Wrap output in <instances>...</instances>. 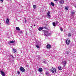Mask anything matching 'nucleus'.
<instances>
[{"label": "nucleus", "instance_id": "f257e3e1", "mask_svg": "<svg viewBox=\"0 0 76 76\" xmlns=\"http://www.w3.org/2000/svg\"><path fill=\"white\" fill-rule=\"evenodd\" d=\"M52 69H51V71L52 72V73H55L56 72V69L55 68H54L53 67H52Z\"/></svg>", "mask_w": 76, "mask_h": 76}, {"label": "nucleus", "instance_id": "f03ea898", "mask_svg": "<svg viewBox=\"0 0 76 76\" xmlns=\"http://www.w3.org/2000/svg\"><path fill=\"white\" fill-rule=\"evenodd\" d=\"M66 44H67V45H69L70 44V40L68 39L66 40Z\"/></svg>", "mask_w": 76, "mask_h": 76}, {"label": "nucleus", "instance_id": "7ed1b4c3", "mask_svg": "<svg viewBox=\"0 0 76 76\" xmlns=\"http://www.w3.org/2000/svg\"><path fill=\"white\" fill-rule=\"evenodd\" d=\"M20 71H21V72H25V69H24V68H23V67H20Z\"/></svg>", "mask_w": 76, "mask_h": 76}, {"label": "nucleus", "instance_id": "20e7f679", "mask_svg": "<svg viewBox=\"0 0 76 76\" xmlns=\"http://www.w3.org/2000/svg\"><path fill=\"white\" fill-rule=\"evenodd\" d=\"M0 72L1 75H2V76H5V75H6L5 72H3L1 70Z\"/></svg>", "mask_w": 76, "mask_h": 76}, {"label": "nucleus", "instance_id": "39448f33", "mask_svg": "<svg viewBox=\"0 0 76 76\" xmlns=\"http://www.w3.org/2000/svg\"><path fill=\"white\" fill-rule=\"evenodd\" d=\"M47 15L48 16V18H50L51 16L50 15V11L48 12L47 13Z\"/></svg>", "mask_w": 76, "mask_h": 76}, {"label": "nucleus", "instance_id": "423d86ee", "mask_svg": "<svg viewBox=\"0 0 76 76\" xmlns=\"http://www.w3.org/2000/svg\"><path fill=\"white\" fill-rule=\"evenodd\" d=\"M6 23L7 25H9V20L7 18L6 19Z\"/></svg>", "mask_w": 76, "mask_h": 76}, {"label": "nucleus", "instance_id": "0eeeda50", "mask_svg": "<svg viewBox=\"0 0 76 76\" xmlns=\"http://www.w3.org/2000/svg\"><path fill=\"white\" fill-rule=\"evenodd\" d=\"M75 11L73 10L71 11V15L72 16H73L74 15H75Z\"/></svg>", "mask_w": 76, "mask_h": 76}, {"label": "nucleus", "instance_id": "6e6552de", "mask_svg": "<svg viewBox=\"0 0 76 76\" xmlns=\"http://www.w3.org/2000/svg\"><path fill=\"white\" fill-rule=\"evenodd\" d=\"M47 48L48 49L50 48H51V45H47Z\"/></svg>", "mask_w": 76, "mask_h": 76}, {"label": "nucleus", "instance_id": "1a4fd4ad", "mask_svg": "<svg viewBox=\"0 0 76 76\" xmlns=\"http://www.w3.org/2000/svg\"><path fill=\"white\" fill-rule=\"evenodd\" d=\"M15 42V41L12 40L10 42H9V44H12L13 43H14Z\"/></svg>", "mask_w": 76, "mask_h": 76}, {"label": "nucleus", "instance_id": "9d476101", "mask_svg": "<svg viewBox=\"0 0 76 76\" xmlns=\"http://www.w3.org/2000/svg\"><path fill=\"white\" fill-rule=\"evenodd\" d=\"M42 69L41 68H40L38 70V72H42Z\"/></svg>", "mask_w": 76, "mask_h": 76}, {"label": "nucleus", "instance_id": "9b49d317", "mask_svg": "<svg viewBox=\"0 0 76 76\" xmlns=\"http://www.w3.org/2000/svg\"><path fill=\"white\" fill-rule=\"evenodd\" d=\"M44 33L45 35L47 36L48 35V31H44Z\"/></svg>", "mask_w": 76, "mask_h": 76}, {"label": "nucleus", "instance_id": "f8f14e48", "mask_svg": "<svg viewBox=\"0 0 76 76\" xmlns=\"http://www.w3.org/2000/svg\"><path fill=\"white\" fill-rule=\"evenodd\" d=\"M44 29V28L43 27H39L38 28V30L39 31H42V29Z\"/></svg>", "mask_w": 76, "mask_h": 76}, {"label": "nucleus", "instance_id": "ddd939ff", "mask_svg": "<svg viewBox=\"0 0 76 76\" xmlns=\"http://www.w3.org/2000/svg\"><path fill=\"white\" fill-rule=\"evenodd\" d=\"M59 3H60L63 4V3H64V0H60V1H59Z\"/></svg>", "mask_w": 76, "mask_h": 76}, {"label": "nucleus", "instance_id": "4468645a", "mask_svg": "<svg viewBox=\"0 0 76 76\" xmlns=\"http://www.w3.org/2000/svg\"><path fill=\"white\" fill-rule=\"evenodd\" d=\"M16 30H17V31H20V28H19V27H16Z\"/></svg>", "mask_w": 76, "mask_h": 76}, {"label": "nucleus", "instance_id": "2eb2a0df", "mask_svg": "<svg viewBox=\"0 0 76 76\" xmlns=\"http://www.w3.org/2000/svg\"><path fill=\"white\" fill-rule=\"evenodd\" d=\"M53 25L54 26H56L57 25V23H55V22L53 23Z\"/></svg>", "mask_w": 76, "mask_h": 76}, {"label": "nucleus", "instance_id": "dca6fc26", "mask_svg": "<svg viewBox=\"0 0 76 76\" xmlns=\"http://www.w3.org/2000/svg\"><path fill=\"white\" fill-rule=\"evenodd\" d=\"M64 64V67H65V65L66 64V63H67V62L66 61H64L63 62H62Z\"/></svg>", "mask_w": 76, "mask_h": 76}, {"label": "nucleus", "instance_id": "f3484780", "mask_svg": "<svg viewBox=\"0 0 76 76\" xmlns=\"http://www.w3.org/2000/svg\"><path fill=\"white\" fill-rule=\"evenodd\" d=\"M58 69H59V70H62V68H61V66H59L58 67Z\"/></svg>", "mask_w": 76, "mask_h": 76}, {"label": "nucleus", "instance_id": "a211bd4d", "mask_svg": "<svg viewBox=\"0 0 76 76\" xmlns=\"http://www.w3.org/2000/svg\"><path fill=\"white\" fill-rule=\"evenodd\" d=\"M13 50L14 53H16V49L13 48Z\"/></svg>", "mask_w": 76, "mask_h": 76}, {"label": "nucleus", "instance_id": "6ab92c4d", "mask_svg": "<svg viewBox=\"0 0 76 76\" xmlns=\"http://www.w3.org/2000/svg\"><path fill=\"white\" fill-rule=\"evenodd\" d=\"M45 74L46 75H50V73H48V72L46 71L45 72Z\"/></svg>", "mask_w": 76, "mask_h": 76}, {"label": "nucleus", "instance_id": "aec40b11", "mask_svg": "<svg viewBox=\"0 0 76 76\" xmlns=\"http://www.w3.org/2000/svg\"><path fill=\"white\" fill-rule=\"evenodd\" d=\"M65 9L66 10H68L69 9V7H66L65 8Z\"/></svg>", "mask_w": 76, "mask_h": 76}, {"label": "nucleus", "instance_id": "412c9836", "mask_svg": "<svg viewBox=\"0 0 76 76\" xmlns=\"http://www.w3.org/2000/svg\"><path fill=\"white\" fill-rule=\"evenodd\" d=\"M33 6L34 9H36V8H37V6H36V5H33Z\"/></svg>", "mask_w": 76, "mask_h": 76}, {"label": "nucleus", "instance_id": "4be33fe9", "mask_svg": "<svg viewBox=\"0 0 76 76\" xmlns=\"http://www.w3.org/2000/svg\"><path fill=\"white\" fill-rule=\"evenodd\" d=\"M51 4L52 5V6H54V4L53 2H51Z\"/></svg>", "mask_w": 76, "mask_h": 76}, {"label": "nucleus", "instance_id": "5701e85b", "mask_svg": "<svg viewBox=\"0 0 76 76\" xmlns=\"http://www.w3.org/2000/svg\"><path fill=\"white\" fill-rule=\"evenodd\" d=\"M36 47L37 48H39V45H36Z\"/></svg>", "mask_w": 76, "mask_h": 76}, {"label": "nucleus", "instance_id": "b1692460", "mask_svg": "<svg viewBox=\"0 0 76 76\" xmlns=\"http://www.w3.org/2000/svg\"><path fill=\"white\" fill-rule=\"evenodd\" d=\"M68 36L69 37H70V36H71V34H70V33H69V34Z\"/></svg>", "mask_w": 76, "mask_h": 76}, {"label": "nucleus", "instance_id": "393cba45", "mask_svg": "<svg viewBox=\"0 0 76 76\" xmlns=\"http://www.w3.org/2000/svg\"><path fill=\"white\" fill-rule=\"evenodd\" d=\"M19 33L20 34H22V31H19Z\"/></svg>", "mask_w": 76, "mask_h": 76}, {"label": "nucleus", "instance_id": "a878e982", "mask_svg": "<svg viewBox=\"0 0 76 76\" xmlns=\"http://www.w3.org/2000/svg\"><path fill=\"white\" fill-rule=\"evenodd\" d=\"M51 35V33H48V35Z\"/></svg>", "mask_w": 76, "mask_h": 76}, {"label": "nucleus", "instance_id": "bb28decb", "mask_svg": "<svg viewBox=\"0 0 76 76\" xmlns=\"http://www.w3.org/2000/svg\"><path fill=\"white\" fill-rule=\"evenodd\" d=\"M18 75H19V74H20V72H19V71H18Z\"/></svg>", "mask_w": 76, "mask_h": 76}, {"label": "nucleus", "instance_id": "cd10ccee", "mask_svg": "<svg viewBox=\"0 0 76 76\" xmlns=\"http://www.w3.org/2000/svg\"><path fill=\"white\" fill-rule=\"evenodd\" d=\"M0 1L1 3H3V0H0Z\"/></svg>", "mask_w": 76, "mask_h": 76}, {"label": "nucleus", "instance_id": "c85d7f7f", "mask_svg": "<svg viewBox=\"0 0 76 76\" xmlns=\"http://www.w3.org/2000/svg\"><path fill=\"white\" fill-rule=\"evenodd\" d=\"M25 22L26 23V19H25Z\"/></svg>", "mask_w": 76, "mask_h": 76}, {"label": "nucleus", "instance_id": "c756f323", "mask_svg": "<svg viewBox=\"0 0 76 76\" xmlns=\"http://www.w3.org/2000/svg\"><path fill=\"white\" fill-rule=\"evenodd\" d=\"M63 29L62 28H61V31H63Z\"/></svg>", "mask_w": 76, "mask_h": 76}, {"label": "nucleus", "instance_id": "7c9ffc66", "mask_svg": "<svg viewBox=\"0 0 76 76\" xmlns=\"http://www.w3.org/2000/svg\"><path fill=\"white\" fill-rule=\"evenodd\" d=\"M43 29L44 28H45V29H46V27H43Z\"/></svg>", "mask_w": 76, "mask_h": 76}, {"label": "nucleus", "instance_id": "2f4dec72", "mask_svg": "<svg viewBox=\"0 0 76 76\" xmlns=\"http://www.w3.org/2000/svg\"><path fill=\"white\" fill-rule=\"evenodd\" d=\"M54 1H57V0H54Z\"/></svg>", "mask_w": 76, "mask_h": 76}, {"label": "nucleus", "instance_id": "473e14b6", "mask_svg": "<svg viewBox=\"0 0 76 76\" xmlns=\"http://www.w3.org/2000/svg\"><path fill=\"white\" fill-rule=\"evenodd\" d=\"M76 8V6H74Z\"/></svg>", "mask_w": 76, "mask_h": 76}, {"label": "nucleus", "instance_id": "72a5a7b5", "mask_svg": "<svg viewBox=\"0 0 76 76\" xmlns=\"http://www.w3.org/2000/svg\"><path fill=\"white\" fill-rule=\"evenodd\" d=\"M34 26H35V25H34Z\"/></svg>", "mask_w": 76, "mask_h": 76}]
</instances>
